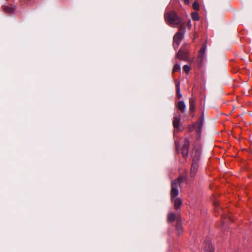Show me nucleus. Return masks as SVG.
I'll return each instance as SVG.
<instances>
[{
  "label": "nucleus",
  "mask_w": 252,
  "mask_h": 252,
  "mask_svg": "<svg viewBox=\"0 0 252 252\" xmlns=\"http://www.w3.org/2000/svg\"><path fill=\"white\" fill-rule=\"evenodd\" d=\"M205 252H214L213 247L209 241H207L204 247Z\"/></svg>",
  "instance_id": "obj_8"
},
{
  "label": "nucleus",
  "mask_w": 252,
  "mask_h": 252,
  "mask_svg": "<svg viewBox=\"0 0 252 252\" xmlns=\"http://www.w3.org/2000/svg\"><path fill=\"white\" fill-rule=\"evenodd\" d=\"M192 18L194 21H198L199 19V16L198 15V14L196 12H194L192 13Z\"/></svg>",
  "instance_id": "obj_16"
},
{
  "label": "nucleus",
  "mask_w": 252,
  "mask_h": 252,
  "mask_svg": "<svg viewBox=\"0 0 252 252\" xmlns=\"http://www.w3.org/2000/svg\"><path fill=\"white\" fill-rule=\"evenodd\" d=\"M35 2V0H21V3L23 4H32Z\"/></svg>",
  "instance_id": "obj_15"
},
{
  "label": "nucleus",
  "mask_w": 252,
  "mask_h": 252,
  "mask_svg": "<svg viewBox=\"0 0 252 252\" xmlns=\"http://www.w3.org/2000/svg\"><path fill=\"white\" fill-rule=\"evenodd\" d=\"M175 219V215L174 213H170L168 215V221L169 222H173Z\"/></svg>",
  "instance_id": "obj_13"
},
{
  "label": "nucleus",
  "mask_w": 252,
  "mask_h": 252,
  "mask_svg": "<svg viewBox=\"0 0 252 252\" xmlns=\"http://www.w3.org/2000/svg\"><path fill=\"white\" fill-rule=\"evenodd\" d=\"M176 90H177V97L178 99H180L182 97V94L180 93V82L176 81Z\"/></svg>",
  "instance_id": "obj_10"
},
{
  "label": "nucleus",
  "mask_w": 252,
  "mask_h": 252,
  "mask_svg": "<svg viewBox=\"0 0 252 252\" xmlns=\"http://www.w3.org/2000/svg\"><path fill=\"white\" fill-rule=\"evenodd\" d=\"M179 70H180V65L177 64H175L173 69V72H175L178 71Z\"/></svg>",
  "instance_id": "obj_17"
},
{
  "label": "nucleus",
  "mask_w": 252,
  "mask_h": 252,
  "mask_svg": "<svg viewBox=\"0 0 252 252\" xmlns=\"http://www.w3.org/2000/svg\"><path fill=\"white\" fill-rule=\"evenodd\" d=\"M177 57L179 59L185 60L188 58V55L187 52H184L180 49L177 53Z\"/></svg>",
  "instance_id": "obj_7"
},
{
  "label": "nucleus",
  "mask_w": 252,
  "mask_h": 252,
  "mask_svg": "<svg viewBox=\"0 0 252 252\" xmlns=\"http://www.w3.org/2000/svg\"><path fill=\"white\" fill-rule=\"evenodd\" d=\"M176 230L178 235H180L183 232L182 227L178 222L176 224Z\"/></svg>",
  "instance_id": "obj_14"
},
{
  "label": "nucleus",
  "mask_w": 252,
  "mask_h": 252,
  "mask_svg": "<svg viewBox=\"0 0 252 252\" xmlns=\"http://www.w3.org/2000/svg\"><path fill=\"white\" fill-rule=\"evenodd\" d=\"M185 180V177L180 176L177 179L174 180L171 183V199L174 203V208L176 210L180 208L182 203L181 200L179 198H176L179 194L178 188L181 183Z\"/></svg>",
  "instance_id": "obj_1"
},
{
  "label": "nucleus",
  "mask_w": 252,
  "mask_h": 252,
  "mask_svg": "<svg viewBox=\"0 0 252 252\" xmlns=\"http://www.w3.org/2000/svg\"><path fill=\"white\" fill-rule=\"evenodd\" d=\"M3 8L4 11L8 13L13 12L15 10V8L12 6H3Z\"/></svg>",
  "instance_id": "obj_11"
},
{
  "label": "nucleus",
  "mask_w": 252,
  "mask_h": 252,
  "mask_svg": "<svg viewBox=\"0 0 252 252\" xmlns=\"http://www.w3.org/2000/svg\"><path fill=\"white\" fill-rule=\"evenodd\" d=\"M180 119L181 114L179 112H176L174 114L173 125L175 129L177 131L180 130Z\"/></svg>",
  "instance_id": "obj_5"
},
{
  "label": "nucleus",
  "mask_w": 252,
  "mask_h": 252,
  "mask_svg": "<svg viewBox=\"0 0 252 252\" xmlns=\"http://www.w3.org/2000/svg\"><path fill=\"white\" fill-rule=\"evenodd\" d=\"M189 146V141L188 138L184 139L183 145L182 149V154L184 158L187 156Z\"/></svg>",
  "instance_id": "obj_6"
},
{
  "label": "nucleus",
  "mask_w": 252,
  "mask_h": 252,
  "mask_svg": "<svg viewBox=\"0 0 252 252\" xmlns=\"http://www.w3.org/2000/svg\"><path fill=\"white\" fill-rule=\"evenodd\" d=\"M183 70L185 73H189V72L190 71V68L189 66L188 65H184L183 66Z\"/></svg>",
  "instance_id": "obj_18"
},
{
  "label": "nucleus",
  "mask_w": 252,
  "mask_h": 252,
  "mask_svg": "<svg viewBox=\"0 0 252 252\" xmlns=\"http://www.w3.org/2000/svg\"><path fill=\"white\" fill-rule=\"evenodd\" d=\"M164 17L167 23L172 27L179 25L181 22V19L174 11L167 12L165 13Z\"/></svg>",
  "instance_id": "obj_2"
},
{
  "label": "nucleus",
  "mask_w": 252,
  "mask_h": 252,
  "mask_svg": "<svg viewBox=\"0 0 252 252\" xmlns=\"http://www.w3.org/2000/svg\"><path fill=\"white\" fill-rule=\"evenodd\" d=\"M182 27L179 28V32H178L174 36L173 45L174 48H178L181 40L182 39L184 33L181 32Z\"/></svg>",
  "instance_id": "obj_4"
},
{
  "label": "nucleus",
  "mask_w": 252,
  "mask_h": 252,
  "mask_svg": "<svg viewBox=\"0 0 252 252\" xmlns=\"http://www.w3.org/2000/svg\"><path fill=\"white\" fill-rule=\"evenodd\" d=\"M204 52H205V48H202L200 50V51H199V56H200V57H201L202 56H203V55L204 54Z\"/></svg>",
  "instance_id": "obj_20"
},
{
  "label": "nucleus",
  "mask_w": 252,
  "mask_h": 252,
  "mask_svg": "<svg viewBox=\"0 0 252 252\" xmlns=\"http://www.w3.org/2000/svg\"><path fill=\"white\" fill-rule=\"evenodd\" d=\"M192 6L194 9L196 10H198L199 9V5L197 2H194Z\"/></svg>",
  "instance_id": "obj_19"
},
{
  "label": "nucleus",
  "mask_w": 252,
  "mask_h": 252,
  "mask_svg": "<svg viewBox=\"0 0 252 252\" xmlns=\"http://www.w3.org/2000/svg\"><path fill=\"white\" fill-rule=\"evenodd\" d=\"M176 106L180 112L183 113L185 111L186 105L183 101H179L177 103Z\"/></svg>",
  "instance_id": "obj_9"
},
{
  "label": "nucleus",
  "mask_w": 252,
  "mask_h": 252,
  "mask_svg": "<svg viewBox=\"0 0 252 252\" xmlns=\"http://www.w3.org/2000/svg\"><path fill=\"white\" fill-rule=\"evenodd\" d=\"M190 111L193 112L195 110V102L194 99H190L189 100Z\"/></svg>",
  "instance_id": "obj_12"
},
{
  "label": "nucleus",
  "mask_w": 252,
  "mask_h": 252,
  "mask_svg": "<svg viewBox=\"0 0 252 252\" xmlns=\"http://www.w3.org/2000/svg\"><path fill=\"white\" fill-rule=\"evenodd\" d=\"M200 156V152L199 151H195V154L193 155V161L190 170V176L194 177L198 170V161Z\"/></svg>",
  "instance_id": "obj_3"
}]
</instances>
